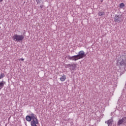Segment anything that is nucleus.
Returning <instances> with one entry per match:
<instances>
[{"label": "nucleus", "instance_id": "obj_8", "mask_svg": "<svg viewBox=\"0 0 126 126\" xmlns=\"http://www.w3.org/2000/svg\"><path fill=\"white\" fill-rule=\"evenodd\" d=\"M65 79H66V77L64 75L62 76L61 77H60L61 81H62V82L65 81Z\"/></svg>", "mask_w": 126, "mask_h": 126}, {"label": "nucleus", "instance_id": "obj_10", "mask_svg": "<svg viewBox=\"0 0 126 126\" xmlns=\"http://www.w3.org/2000/svg\"><path fill=\"white\" fill-rule=\"evenodd\" d=\"M114 121L112 119H110L107 121V125L108 126H112Z\"/></svg>", "mask_w": 126, "mask_h": 126}, {"label": "nucleus", "instance_id": "obj_12", "mask_svg": "<svg viewBox=\"0 0 126 126\" xmlns=\"http://www.w3.org/2000/svg\"><path fill=\"white\" fill-rule=\"evenodd\" d=\"M120 8H124L125 7V4L124 3H121L120 4Z\"/></svg>", "mask_w": 126, "mask_h": 126}, {"label": "nucleus", "instance_id": "obj_9", "mask_svg": "<svg viewBox=\"0 0 126 126\" xmlns=\"http://www.w3.org/2000/svg\"><path fill=\"white\" fill-rule=\"evenodd\" d=\"M5 84V82L1 81L0 82V90L2 89V87L4 86V84Z\"/></svg>", "mask_w": 126, "mask_h": 126}, {"label": "nucleus", "instance_id": "obj_16", "mask_svg": "<svg viewBox=\"0 0 126 126\" xmlns=\"http://www.w3.org/2000/svg\"><path fill=\"white\" fill-rule=\"evenodd\" d=\"M40 7H41V8H43V6H40Z\"/></svg>", "mask_w": 126, "mask_h": 126}, {"label": "nucleus", "instance_id": "obj_3", "mask_svg": "<svg viewBox=\"0 0 126 126\" xmlns=\"http://www.w3.org/2000/svg\"><path fill=\"white\" fill-rule=\"evenodd\" d=\"M117 65H121L123 66L126 65V55H122L118 59L117 61Z\"/></svg>", "mask_w": 126, "mask_h": 126}, {"label": "nucleus", "instance_id": "obj_2", "mask_svg": "<svg viewBox=\"0 0 126 126\" xmlns=\"http://www.w3.org/2000/svg\"><path fill=\"white\" fill-rule=\"evenodd\" d=\"M85 52L83 51H80L79 52L78 54L77 55H75L73 56H68V60L70 61H78V60H80L81 59H83V58L85 57Z\"/></svg>", "mask_w": 126, "mask_h": 126}, {"label": "nucleus", "instance_id": "obj_4", "mask_svg": "<svg viewBox=\"0 0 126 126\" xmlns=\"http://www.w3.org/2000/svg\"><path fill=\"white\" fill-rule=\"evenodd\" d=\"M12 39L14 41H15V42H20V41H22V40L24 39V36L19 34H15L12 36Z\"/></svg>", "mask_w": 126, "mask_h": 126}, {"label": "nucleus", "instance_id": "obj_15", "mask_svg": "<svg viewBox=\"0 0 126 126\" xmlns=\"http://www.w3.org/2000/svg\"><path fill=\"white\" fill-rule=\"evenodd\" d=\"M2 0H0V2H1V1H2Z\"/></svg>", "mask_w": 126, "mask_h": 126}, {"label": "nucleus", "instance_id": "obj_6", "mask_svg": "<svg viewBox=\"0 0 126 126\" xmlns=\"http://www.w3.org/2000/svg\"><path fill=\"white\" fill-rule=\"evenodd\" d=\"M114 21L115 22H121V18L120 15H116L114 18Z\"/></svg>", "mask_w": 126, "mask_h": 126}, {"label": "nucleus", "instance_id": "obj_13", "mask_svg": "<svg viewBox=\"0 0 126 126\" xmlns=\"http://www.w3.org/2000/svg\"><path fill=\"white\" fill-rule=\"evenodd\" d=\"M4 77V73H1L0 74V79H1Z\"/></svg>", "mask_w": 126, "mask_h": 126}, {"label": "nucleus", "instance_id": "obj_7", "mask_svg": "<svg viewBox=\"0 0 126 126\" xmlns=\"http://www.w3.org/2000/svg\"><path fill=\"white\" fill-rule=\"evenodd\" d=\"M126 121V118H123L122 119L119 120L118 123L117 124L118 126H120V125H122L123 123H125V121Z\"/></svg>", "mask_w": 126, "mask_h": 126}, {"label": "nucleus", "instance_id": "obj_11", "mask_svg": "<svg viewBox=\"0 0 126 126\" xmlns=\"http://www.w3.org/2000/svg\"><path fill=\"white\" fill-rule=\"evenodd\" d=\"M98 16H103V15H105V13L104 12L99 11L98 12Z\"/></svg>", "mask_w": 126, "mask_h": 126}, {"label": "nucleus", "instance_id": "obj_14", "mask_svg": "<svg viewBox=\"0 0 126 126\" xmlns=\"http://www.w3.org/2000/svg\"><path fill=\"white\" fill-rule=\"evenodd\" d=\"M18 61H22V62H23V61H24V59L21 58V59H18Z\"/></svg>", "mask_w": 126, "mask_h": 126}, {"label": "nucleus", "instance_id": "obj_1", "mask_svg": "<svg viewBox=\"0 0 126 126\" xmlns=\"http://www.w3.org/2000/svg\"><path fill=\"white\" fill-rule=\"evenodd\" d=\"M30 116H27L26 117V120L27 122H31V125L32 126H37L38 125V119H37V116L36 115L32 113Z\"/></svg>", "mask_w": 126, "mask_h": 126}, {"label": "nucleus", "instance_id": "obj_5", "mask_svg": "<svg viewBox=\"0 0 126 126\" xmlns=\"http://www.w3.org/2000/svg\"><path fill=\"white\" fill-rule=\"evenodd\" d=\"M76 65H77V63H72L67 64V66H68V67H71V70H75V68H76Z\"/></svg>", "mask_w": 126, "mask_h": 126}]
</instances>
